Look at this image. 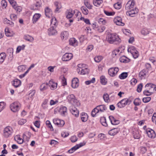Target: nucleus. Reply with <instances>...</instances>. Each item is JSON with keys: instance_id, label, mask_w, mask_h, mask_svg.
<instances>
[{"instance_id": "f257e3e1", "label": "nucleus", "mask_w": 156, "mask_h": 156, "mask_svg": "<svg viewBox=\"0 0 156 156\" xmlns=\"http://www.w3.org/2000/svg\"><path fill=\"white\" fill-rule=\"evenodd\" d=\"M107 41L110 43L112 44L115 42L116 43H119L121 40L118 35L116 34H109L107 36Z\"/></svg>"}, {"instance_id": "f03ea898", "label": "nucleus", "mask_w": 156, "mask_h": 156, "mask_svg": "<svg viewBox=\"0 0 156 156\" xmlns=\"http://www.w3.org/2000/svg\"><path fill=\"white\" fill-rule=\"evenodd\" d=\"M67 99L69 102L75 106H78L80 105V102L76 98L75 95L73 94L68 95L67 97Z\"/></svg>"}, {"instance_id": "7ed1b4c3", "label": "nucleus", "mask_w": 156, "mask_h": 156, "mask_svg": "<svg viewBox=\"0 0 156 156\" xmlns=\"http://www.w3.org/2000/svg\"><path fill=\"white\" fill-rule=\"evenodd\" d=\"M131 102V101H129L128 98H125L119 102L117 104V105L118 108H121L125 107L128 104H129Z\"/></svg>"}, {"instance_id": "20e7f679", "label": "nucleus", "mask_w": 156, "mask_h": 156, "mask_svg": "<svg viewBox=\"0 0 156 156\" xmlns=\"http://www.w3.org/2000/svg\"><path fill=\"white\" fill-rule=\"evenodd\" d=\"M13 132L12 128L8 126L5 127L4 130V135L5 137L8 138L11 135Z\"/></svg>"}, {"instance_id": "39448f33", "label": "nucleus", "mask_w": 156, "mask_h": 156, "mask_svg": "<svg viewBox=\"0 0 156 156\" xmlns=\"http://www.w3.org/2000/svg\"><path fill=\"white\" fill-rule=\"evenodd\" d=\"M20 105L17 102H14L10 105L11 110L13 112H18L20 109Z\"/></svg>"}, {"instance_id": "423d86ee", "label": "nucleus", "mask_w": 156, "mask_h": 156, "mask_svg": "<svg viewBox=\"0 0 156 156\" xmlns=\"http://www.w3.org/2000/svg\"><path fill=\"white\" fill-rule=\"evenodd\" d=\"M145 89L153 93V92L156 90V86L151 83L147 84L145 86Z\"/></svg>"}, {"instance_id": "0eeeda50", "label": "nucleus", "mask_w": 156, "mask_h": 156, "mask_svg": "<svg viewBox=\"0 0 156 156\" xmlns=\"http://www.w3.org/2000/svg\"><path fill=\"white\" fill-rule=\"evenodd\" d=\"M119 71V69L118 67L111 68L108 70V73L109 75L111 76H114L116 75Z\"/></svg>"}, {"instance_id": "6e6552de", "label": "nucleus", "mask_w": 156, "mask_h": 156, "mask_svg": "<svg viewBox=\"0 0 156 156\" xmlns=\"http://www.w3.org/2000/svg\"><path fill=\"white\" fill-rule=\"evenodd\" d=\"M73 57V55L71 53H66L62 56V60L65 62L71 60Z\"/></svg>"}, {"instance_id": "1a4fd4ad", "label": "nucleus", "mask_w": 156, "mask_h": 156, "mask_svg": "<svg viewBox=\"0 0 156 156\" xmlns=\"http://www.w3.org/2000/svg\"><path fill=\"white\" fill-rule=\"evenodd\" d=\"M48 85L50 87V89L51 90H54L56 89L57 88V83L55 82L53 80H51L49 82Z\"/></svg>"}, {"instance_id": "9d476101", "label": "nucleus", "mask_w": 156, "mask_h": 156, "mask_svg": "<svg viewBox=\"0 0 156 156\" xmlns=\"http://www.w3.org/2000/svg\"><path fill=\"white\" fill-rule=\"evenodd\" d=\"M53 122L55 125L60 127H62L65 124V122L63 120L58 119H54Z\"/></svg>"}, {"instance_id": "9b49d317", "label": "nucleus", "mask_w": 156, "mask_h": 156, "mask_svg": "<svg viewBox=\"0 0 156 156\" xmlns=\"http://www.w3.org/2000/svg\"><path fill=\"white\" fill-rule=\"evenodd\" d=\"M69 110L71 113L76 117H77L78 116L79 111L76 107L72 106L70 107Z\"/></svg>"}, {"instance_id": "f8f14e48", "label": "nucleus", "mask_w": 156, "mask_h": 156, "mask_svg": "<svg viewBox=\"0 0 156 156\" xmlns=\"http://www.w3.org/2000/svg\"><path fill=\"white\" fill-rule=\"evenodd\" d=\"M147 133L148 136L151 138H154L156 136L155 132L153 129H147Z\"/></svg>"}, {"instance_id": "ddd939ff", "label": "nucleus", "mask_w": 156, "mask_h": 156, "mask_svg": "<svg viewBox=\"0 0 156 156\" xmlns=\"http://www.w3.org/2000/svg\"><path fill=\"white\" fill-rule=\"evenodd\" d=\"M135 5L134 0H129L125 6V9L127 10H129L132 8Z\"/></svg>"}, {"instance_id": "4468645a", "label": "nucleus", "mask_w": 156, "mask_h": 156, "mask_svg": "<svg viewBox=\"0 0 156 156\" xmlns=\"http://www.w3.org/2000/svg\"><path fill=\"white\" fill-rule=\"evenodd\" d=\"M114 22L116 25L119 26H123L125 23L122 21V19L119 16H117L114 19Z\"/></svg>"}, {"instance_id": "2eb2a0df", "label": "nucleus", "mask_w": 156, "mask_h": 156, "mask_svg": "<svg viewBox=\"0 0 156 156\" xmlns=\"http://www.w3.org/2000/svg\"><path fill=\"white\" fill-rule=\"evenodd\" d=\"M138 12V9L135 8L134 9H132L130 11H127L126 12L127 15H128L131 17H134L135 15L137 14Z\"/></svg>"}, {"instance_id": "dca6fc26", "label": "nucleus", "mask_w": 156, "mask_h": 156, "mask_svg": "<svg viewBox=\"0 0 156 156\" xmlns=\"http://www.w3.org/2000/svg\"><path fill=\"white\" fill-rule=\"evenodd\" d=\"M148 73V70H147L145 69H143L139 73V76L140 79L141 80L144 79L147 75Z\"/></svg>"}, {"instance_id": "f3484780", "label": "nucleus", "mask_w": 156, "mask_h": 156, "mask_svg": "<svg viewBox=\"0 0 156 156\" xmlns=\"http://www.w3.org/2000/svg\"><path fill=\"white\" fill-rule=\"evenodd\" d=\"M36 93V91L34 90H30L29 91L28 96L26 98V100L27 101H31L33 98V96Z\"/></svg>"}, {"instance_id": "a211bd4d", "label": "nucleus", "mask_w": 156, "mask_h": 156, "mask_svg": "<svg viewBox=\"0 0 156 156\" xmlns=\"http://www.w3.org/2000/svg\"><path fill=\"white\" fill-rule=\"evenodd\" d=\"M55 28V27L52 26L48 29V33L49 36L55 35L57 34V32Z\"/></svg>"}, {"instance_id": "6ab92c4d", "label": "nucleus", "mask_w": 156, "mask_h": 156, "mask_svg": "<svg viewBox=\"0 0 156 156\" xmlns=\"http://www.w3.org/2000/svg\"><path fill=\"white\" fill-rule=\"evenodd\" d=\"M41 2L40 0H35L31 9L34 10L37 9L41 5Z\"/></svg>"}, {"instance_id": "aec40b11", "label": "nucleus", "mask_w": 156, "mask_h": 156, "mask_svg": "<svg viewBox=\"0 0 156 156\" xmlns=\"http://www.w3.org/2000/svg\"><path fill=\"white\" fill-rule=\"evenodd\" d=\"M69 44L71 46L76 47L78 45V42L75 38H72L69 40Z\"/></svg>"}, {"instance_id": "412c9836", "label": "nucleus", "mask_w": 156, "mask_h": 156, "mask_svg": "<svg viewBox=\"0 0 156 156\" xmlns=\"http://www.w3.org/2000/svg\"><path fill=\"white\" fill-rule=\"evenodd\" d=\"M109 118L111 124L113 125H117L119 124L120 123L119 120L116 119L112 115L109 116Z\"/></svg>"}, {"instance_id": "4be33fe9", "label": "nucleus", "mask_w": 156, "mask_h": 156, "mask_svg": "<svg viewBox=\"0 0 156 156\" xmlns=\"http://www.w3.org/2000/svg\"><path fill=\"white\" fill-rule=\"evenodd\" d=\"M71 85L72 87L74 88H76L79 86V80L77 78H74L72 80Z\"/></svg>"}, {"instance_id": "5701e85b", "label": "nucleus", "mask_w": 156, "mask_h": 156, "mask_svg": "<svg viewBox=\"0 0 156 156\" xmlns=\"http://www.w3.org/2000/svg\"><path fill=\"white\" fill-rule=\"evenodd\" d=\"M97 107L99 113L104 112L107 109V107L104 105H99Z\"/></svg>"}, {"instance_id": "b1692460", "label": "nucleus", "mask_w": 156, "mask_h": 156, "mask_svg": "<svg viewBox=\"0 0 156 156\" xmlns=\"http://www.w3.org/2000/svg\"><path fill=\"white\" fill-rule=\"evenodd\" d=\"M120 131L119 128H114L108 132V134L111 136H114L118 133Z\"/></svg>"}, {"instance_id": "393cba45", "label": "nucleus", "mask_w": 156, "mask_h": 156, "mask_svg": "<svg viewBox=\"0 0 156 156\" xmlns=\"http://www.w3.org/2000/svg\"><path fill=\"white\" fill-rule=\"evenodd\" d=\"M67 109L66 107L64 106H61L59 109V112L62 116H64L67 113Z\"/></svg>"}, {"instance_id": "a878e982", "label": "nucleus", "mask_w": 156, "mask_h": 156, "mask_svg": "<svg viewBox=\"0 0 156 156\" xmlns=\"http://www.w3.org/2000/svg\"><path fill=\"white\" fill-rule=\"evenodd\" d=\"M76 10H73L72 9H69L67 11L66 17L67 18L70 19L71 18L73 15L75 14Z\"/></svg>"}, {"instance_id": "bb28decb", "label": "nucleus", "mask_w": 156, "mask_h": 156, "mask_svg": "<svg viewBox=\"0 0 156 156\" xmlns=\"http://www.w3.org/2000/svg\"><path fill=\"white\" fill-rule=\"evenodd\" d=\"M60 36L62 40H66L69 37L68 32L67 31L62 32L61 33Z\"/></svg>"}, {"instance_id": "cd10ccee", "label": "nucleus", "mask_w": 156, "mask_h": 156, "mask_svg": "<svg viewBox=\"0 0 156 156\" xmlns=\"http://www.w3.org/2000/svg\"><path fill=\"white\" fill-rule=\"evenodd\" d=\"M41 16V15L39 13H35L34 15L32 21L33 23H35L39 19Z\"/></svg>"}, {"instance_id": "c85d7f7f", "label": "nucleus", "mask_w": 156, "mask_h": 156, "mask_svg": "<svg viewBox=\"0 0 156 156\" xmlns=\"http://www.w3.org/2000/svg\"><path fill=\"white\" fill-rule=\"evenodd\" d=\"M88 115L87 113L85 112H82L81 113V118L83 122H86L88 119Z\"/></svg>"}, {"instance_id": "c756f323", "label": "nucleus", "mask_w": 156, "mask_h": 156, "mask_svg": "<svg viewBox=\"0 0 156 156\" xmlns=\"http://www.w3.org/2000/svg\"><path fill=\"white\" fill-rule=\"evenodd\" d=\"M45 14L47 17L49 18L52 15V12L49 8L46 7L45 9Z\"/></svg>"}, {"instance_id": "7c9ffc66", "label": "nucleus", "mask_w": 156, "mask_h": 156, "mask_svg": "<svg viewBox=\"0 0 156 156\" xmlns=\"http://www.w3.org/2000/svg\"><path fill=\"white\" fill-rule=\"evenodd\" d=\"M119 60L120 62L124 63H127L130 61V59L124 56L121 57L119 58Z\"/></svg>"}, {"instance_id": "2f4dec72", "label": "nucleus", "mask_w": 156, "mask_h": 156, "mask_svg": "<svg viewBox=\"0 0 156 156\" xmlns=\"http://www.w3.org/2000/svg\"><path fill=\"white\" fill-rule=\"evenodd\" d=\"M48 99H45L43 101V103L42 104V108L44 109H47L48 107Z\"/></svg>"}, {"instance_id": "473e14b6", "label": "nucleus", "mask_w": 156, "mask_h": 156, "mask_svg": "<svg viewBox=\"0 0 156 156\" xmlns=\"http://www.w3.org/2000/svg\"><path fill=\"white\" fill-rule=\"evenodd\" d=\"M3 22L5 24H7L11 27H13L14 26L13 23L6 18H5L4 19Z\"/></svg>"}, {"instance_id": "72a5a7b5", "label": "nucleus", "mask_w": 156, "mask_h": 156, "mask_svg": "<svg viewBox=\"0 0 156 156\" xmlns=\"http://www.w3.org/2000/svg\"><path fill=\"white\" fill-rule=\"evenodd\" d=\"M100 121L101 123L103 126L105 127L108 126V124L106 122L105 117H101L100 119Z\"/></svg>"}, {"instance_id": "f704fd0d", "label": "nucleus", "mask_w": 156, "mask_h": 156, "mask_svg": "<svg viewBox=\"0 0 156 156\" xmlns=\"http://www.w3.org/2000/svg\"><path fill=\"white\" fill-rule=\"evenodd\" d=\"M24 38L26 41L30 42H33L34 40V38L29 35H25L24 36Z\"/></svg>"}, {"instance_id": "c9c22d12", "label": "nucleus", "mask_w": 156, "mask_h": 156, "mask_svg": "<svg viewBox=\"0 0 156 156\" xmlns=\"http://www.w3.org/2000/svg\"><path fill=\"white\" fill-rule=\"evenodd\" d=\"M99 113L97 107L96 106L92 111L91 113V115L93 117H95L97 114Z\"/></svg>"}, {"instance_id": "e433bc0d", "label": "nucleus", "mask_w": 156, "mask_h": 156, "mask_svg": "<svg viewBox=\"0 0 156 156\" xmlns=\"http://www.w3.org/2000/svg\"><path fill=\"white\" fill-rule=\"evenodd\" d=\"M21 82L19 80L16 79L14 80L13 85L16 87H18L21 85Z\"/></svg>"}, {"instance_id": "4c0bfd02", "label": "nucleus", "mask_w": 156, "mask_h": 156, "mask_svg": "<svg viewBox=\"0 0 156 156\" xmlns=\"http://www.w3.org/2000/svg\"><path fill=\"white\" fill-rule=\"evenodd\" d=\"M14 139L15 140L17 141V142L19 144H22L23 142V140L21 138L19 135H17L15 136Z\"/></svg>"}, {"instance_id": "58836bf2", "label": "nucleus", "mask_w": 156, "mask_h": 156, "mask_svg": "<svg viewBox=\"0 0 156 156\" xmlns=\"http://www.w3.org/2000/svg\"><path fill=\"white\" fill-rule=\"evenodd\" d=\"M6 57L5 53L2 52L0 54V63H2L4 61Z\"/></svg>"}, {"instance_id": "ea45409f", "label": "nucleus", "mask_w": 156, "mask_h": 156, "mask_svg": "<svg viewBox=\"0 0 156 156\" xmlns=\"http://www.w3.org/2000/svg\"><path fill=\"white\" fill-rule=\"evenodd\" d=\"M54 4L56 7L55 11V12H58L59 9L62 7V5L61 3H59L58 2H54Z\"/></svg>"}, {"instance_id": "a19ab883", "label": "nucleus", "mask_w": 156, "mask_h": 156, "mask_svg": "<svg viewBox=\"0 0 156 156\" xmlns=\"http://www.w3.org/2000/svg\"><path fill=\"white\" fill-rule=\"evenodd\" d=\"M80 72L81 74L85 75L88 73L89 70L87 68V66L85 68H83V69H81Z\"/></svg>"}, {"instance_id": "79ce46f5", "label": "nucleus", "mask_w": 156, "mask_h": 156, "mask_svg": "<svg viewBox=\"0 0 156 156\" xmlns=\"http://www.w3.org/2000/svg\"><path fill=\"white\" fill-rule=\"evenodd\" d=\"M77 66L78 67L77 71L78 73L80 72L81 69H83V68H85L87 66L85 64L83 63L79 64Z\"/></svg>"}, {"instance_id": "37998d69", "label": "nucleus", "mask_w": 156, "mask_h": 156, "mask_svg": "<svg viewBox=\"0 0 156 156\" xmlns=\"http://www.w3.org/2000/svg\"><path fill=\"white\" fill-rule=\"evenodd\" d=\"M103 2V0H93V3L95 6L98 7L102 4Z\"/></svg>"}, {"instance_id": "c03bdc74", "label": "nucleus", "mask_w": 156, "mask_h": 156, "mask_svg": "<svg viewBox=\"0 0 156 156\" xmlns=\"http://www.w3.org/2000/svg\"><path fill=\"white\" fill-rule=\"evenodd\" d=\"M5 32L6 35L8 37H11L13 36L14 33L13 32L11 33L9 30L8 29H5Z\"/></svg>"}, {"instance_id": "a18cd8bd", "label": "nucleus", "mask_w": 156, "mask_h": 156, "mask_svg": "<svg viewBox=\"0 0 156 156\" xmlns=\"http://www.w3.org/2000/svg\"><path fill=\"white\" fill-rule=\"evenodd\" d=\"M57 20L55 17H52L51 20V26H53L56 27L57 25Z\"/></svg>"}, {"instance_id": "49530a36", "label": "nucleus", "mask_w": 156, "mask_h": 156, "mask_svg": "<svg viewBox=\"0 0 156 156\" xmlns=\"http://www.w3.org/2000/svg\"><path fill=\"white\" fill-rule=\"evenodd\" d=\"M48 83H44L42 84L40 87V90L41 91H43L47 89L48 88Z\"/></svg>"}, {"instance_id": "de8ad7c7", "label": "nucleus", "mask_w": 156, "mask_h": 156, "mask_svg": "<svg viewBox=\"0 0 156 156\" xmlns=\"http://www.w3.org/2000/svg\"><path fill=\"white\" fill-rule=\"evenodd\" d=\"M136 48L133 46H130L128 49V52H130L131 54H132L135 51H136Z\"/></svg>"}, {"instance_id": "09e8293b", "label": "nucleus", "mask_w": 156, "mask_h": 156, "mask_svg": "<svg viewBox=\"0 0 156 156\" xmlns=\"http://www.w3.org/2000/svg\"><path fill=\"white\" fill-rule=\"evenodd\" d=\"M133 135L135 139H139L140 138V135L138 131H133Z\"/></svg>"}, {"instance_id": "8fccbe9b", "label": "nucleus", "mask_w": 156, "mask_h": 156, "mask_svg": "<svg viewBox=\"0 0 156 156\" xmlns=\"http://www.w3.org/2000/svg\"><path fill=\"white\" fill-rule=\"evenodd\" d=\"M128 73L123 72L119 75V78L121 79H124L126 78L128 76Z\"/></svg>"}, {"instance_id": "3c124183", "label": "nucleus", "mask_w": 156, "mask_h": 156, "mask_svg": "<svg viewBox=\"0 0 156 156\" xmlns=\"http://www.w3.org/2000/svg\"><path fill=\"white\" fill-rule=\"evenodd\" d=\"M103 98L105 101L108 102L109 101V95L107 93L103 95Z\"/></svg>"}, {"instance_id": "603ef678", "label": "nucleus", "mask_w": 156, "mask_h": 156, "mask_svg": "<svg viewBox=\"0 0 156 156\" xmlns=\"http://www.w3.org/2000/svg\"><path fill=\"white\" fill-rule=\"evenodd\" d=\"M100 80L101 83L104 85H105L107 83V80L105 76H102L100 77Z\"/></svg>"}, {"instance_id": "864d4df0", "label": "nucleus", "mask_w": 156, "mask_h": 156, "mask_svg": "<svg viewBox=\"0 0 156 156\" xmlns=\"http://www.w3.org/2000/svg\"><path fill=\"white\" fill-rule=\"evenodd\" d=\"M133 103L136 106L140 105L141 104V100L139 98H136L134 100Z\"/></svg>"}, {"instance_id": "5fc2aeb1", "label": "nucleus", "mask_w": 156, "mask_h": 156, "mask_svg": "<svg viewBox=\"0 0 156 156\" xmlns=\"http://www.w3.org/2000/svg\"><path fill=\"white\" fill-rule=\"evenodd\" d=\"M119 50L118 49H115L112 52V55L113 57H115L116 55L119 54Z\"/></svg>"}, {"instance_id": "6e6d98bb", "label": "nucleus", "mask_w": 156, "mask_h": 156, "mask_svg": "<svg viewBox=\"0 0 156 156\" xmlns=\"http://www.w3.org/2000/svg\"><path fill=\"white\" fill-rule=\"evenodd\" d=\"M103 58V57L101 56H98L94 58L95 61L97 62H100Z\"/></svg>"}, {"instance_id": "4d7b16f0", "label": "nucleus", "mask_w": 156, "mask_h": 156, "mask_svg": "<svg viewBox=\"0 0 156 156\" xmlns=\"http://www.w3.org/2000/svg\"><path fill=\"white\" fill-rule=\"evenodd\" d=\"M46 124L47 126V127L50 129L51 130L53 131L54 130L53 127L49 121H46Z\"/></svg>"}, {"instance_id": "13d9d810", "label": "nucleus", "mask_w": 156, "mask_h": 156, "mask_svg": "<svg viewBox=\"0 0 156 156\" xmlns=\"http://www.w3.org/2000/svg\"><path fill=\"white\" fill-rule=\"evenodd\" d=\"M95 81V78H93L90 80L86 81L85 82V83L87 85H88L91 83H94Z\"/></svg>"}, {"instance_id": "bf43d9fd", "label": "nucleus", "mask_w": 156, "mask_h": 156, "mask_svg": "<svg viewBox=\"0 0 156 156\" xmlns=\"http://www.w3.org/2000/svg\"><path fill=\"white\" fill-rule=\"evenodd\" d=\"M81 10L84 14L87 15L88 14V11L86 7L82 6L81 7Z\"/></svg>"}, {"instance_id": "052dcab7", "label": "nucleus", "mask_w": 156, "mask_h": 156, "mask_svg": "<svg viewBox=\"0 0 156 156\" xmlns=\"http://www.w3.org/2000/svg\"><path fill=\"white\" fill-rule=\"evenodd\" d=\"M25 47V46L23 44L22 46H18L16 49V52L17 53L19 52L22 50H23Z\"/></svg>"}, {"instance_id": "680f3d73", "label": "nucleus", "mask_w": 156, "mask_h": 156, "mask_svg": "<svg viewBox=\"0 0 156 156\" xmlns=\"http://www.w3.org/2000/svg\"><path fill=\"white\" fill-rule=\"evenodd\" d=\"M149 33V31L146 29L144 28L141 31V33L144 35H147Z\"/></svg>"}, {"instance_id": "e2e57ef3", "label": "nucleus", "mask_w": 156, "mask_h": 156, "mask_svg": "<svg viewBox=\"0 0 156 156\" xmlns=\"http://www.w3.org/2000/svg\"><path fill=\"white\" fill-rule=\"evenodd\" d=\"M114 6L115 9H119L121 8L122 5L120 3L117 2L114 4Z\"/></svg>"}, {"instance_id": "0e129e2a", "label": "nucleus", "mask_w": 156, "mask_h": 156, "mask_svg": "<svg viewBox=\"0 0 156 156\" xmlns=\"http://www.w3.org/2000/svg\"><path fill=\"white\" fill-rule=\"evenodd\" d=\"M14 9L16 10L17 12H20L22 10V8L21 6H17V5L14 7Z\"/></svg>"}, {"instance_id": "69168bd1", "label": "nucleus", "mask_w": 156, "mask_h": 156, "mask_svg": "<svg viewBox=\"0 0 156 156\" xmlns=\"http://www.w3.org/2000/svg\"><path fill=\"white\" fill-rule=\"evenodd\" d=\"M10 4L13 8L17 5L16 2L14 0H8Z\"/></svg>"}, {"instance_id": "338daca9", "label": "nucleus", "mask_w": 156, "mask_h": 156, "mask_svg": "<svg viewBox=\"0 0 156 156\" xmlns=\"http://www.w3.org/2000/svg\"><path fill=\"white\" fill-rule=\"evenodd\" d=\"M77 149H78V147H76L75 145L69 150L68 151L69 153H72Z\"/></svg>"}, {"instance_id": "774afa93", "label": "nucleus", "mask_w": 156, "mask_h": 156, "mask_svg": "<svg viewBox=\"0 0 156 156\" xmlns=\"http://www.w3.org/2000/svg\"><path fill=\"white\" fill-rule=\"evenodd\" d=\"M27 122V120L25 119H20L19 122L18 123L20 125H23Z\"/></svg>"}]
</instances>
